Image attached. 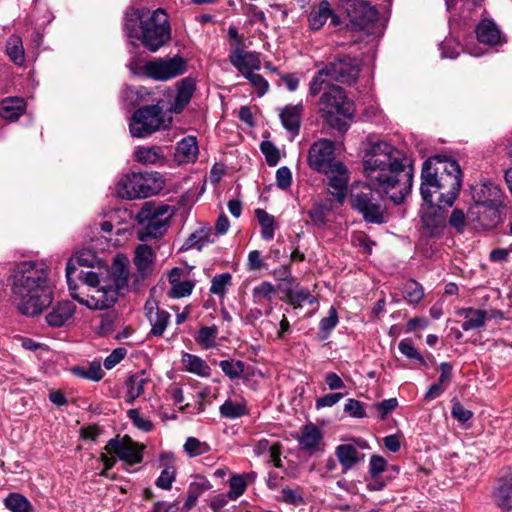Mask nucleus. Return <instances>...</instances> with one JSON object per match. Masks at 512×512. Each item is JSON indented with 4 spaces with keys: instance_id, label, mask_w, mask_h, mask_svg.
Segmentation results:
<instances>
[{
    "instance_id": "obj_28",
    "label": "nucleus",
    "mask_w": 512,
    "mask_h": 512,
    "mask_svg": "<svg viewBox=\"0 0 512 512\" xmlns=\"http://www.w3.org/2000/svg\"><path fill=\"white\" fill-rule=\"evenodd\" d=\"M25 110V100L20 97H7L0 102V116L5 120L15 121Z\"/></svg>"
},
{
    "instance_id": "obj_5",
    "label": "nucleus",
    "mask_w": 512,
    "mask_h": 512,
    "mask_svg": "<svg viewBox=\"0 0 512 512\" xmlns=\"http://www.w3.org/2000/svg\"><path fill=\"white\" fill-rule=\"evenodd\" d=\"M318 102L320 117L332 128L345 132L349 128L347 119L354 114L353 103L338 85H325Z\"/></svg>"
},
{
    "instance_id": "obj_54",
    "label": "nucleus",
    "mask_w": 512,
    "mask_h": 512,
    "mask_svg": "<svg viewBox=\"0 0 512 512\" xmlns=\"http://www.w3.org/2000/svg\"><path fill=\"white\" fill-rule=\"evenodd\" d=\"M7 54L10 59L17 65L24 62V50L21 40L18 37H11L7 43Z\"/></svg>"
},
{
    "instance_id": "obj_36",
    "label": "nucleus",
    "mask_w": 512,
    "mask_h": 512,
    "mask_svg": "<svg viewBox=\"0 0 512 512\" xmlns=\"http://www.w3.org/2000/svg\"><path fill=\"white\" fill-rule=\"evenodd\" d=\"M332 210V202L330 199L320 200L314 203L312 208L308 211V216L313 225L322 227L327 222V216Z\"/></svg>"
},
{
    "instance_id": "obj_22",
    "label": "nucleus",
    "mask_w": 512,
    "mask_h": 512,
    "mask_svg": "<svg viewBox=\"0 0 512 512\" xmlns=\"http://www.w3.org/2000/svg\"><path fill=\"white\" fill-rule=\"evenodd\" d=\"M176 96L171 105V111L179 114L190 103L196 90V80L193 77H185L176 83Z\"/></svg>"
},
{
    "instance_id": "obj_30",
    "label": "nucleus",
    "mask_w": 512,
    "mask_h": 512,
    "mask_svg": "<svg viewBox=\"0 0 512 512\" xmlns=\"http://www.w3.org/2000/svg\"><path fill=\"white\" fill-rule=\"evenodd\" d=\"M288 302L294 307L299 308L303 302H308L310 305L317 303L316 297L311 295L310 290L300 285H287L283 288Z\"/></svg>"
},
{
    "instance_id": "obj_8",
    "label": "nucleus",
    "mask_w": 512,
    "mask_h": 512,
    "mask_svg": "<svg viewBox=\"0 0 512 512\" xmlns=\"http://www.w3.org/2000/svg\"><path fill=\"white\" fill-rule=\"evenodd\" d=\"M169 210L168 205H156L151 201L145 202L136 216L140 226L137 230V238L140 241H147L161 237L167 230L171 217V214H168Z\"/></svg>"
},
{
    "instance_id": "obj_15",
    "label": "nucleus",
    "mask_w": 512,
    "mask_h": 512,
    "mask_svg": "<svg viewBox=\"0 0 512 512\" xmlns=\"http://www.w3.org/2000/svg\"><path fill=\"white\" fill-rule=\"evenodd\" d=\"M104 449L107 453L116 454L121 461L130 465L138 464L143 459L142 448L129 436L110 439Z\"/></svg>"
},
{
    "instance_id": "obj_11",
    "label": "nucleus",
    "mask_w": 512,
    "mask_h": 512,
    "mask_svg": "<svg viewBox=\"0 0 512 512\" xmlns=\"http://www.w3.org/2000/svg\"><path fill=\"white\" fill-rule=\"evenodd\" d=\"M187 71V61L181 56L156 58L147 61L142 66V73L156 81H167L184 74Z\"/></svg>"
},
{
    "instance_id": "obj_27",
    "label": "nucleus",
    "mask_w": 512,
    "mask_h": 512,
    "mask_svg": "<svg viewBox=\"0 0 512 512\" xmlns=\"http://www.w3.org/2000/svg\"><path fill=\"white\" fill-rule=\"evenodd\" d=\"M335 455L343 468V472L352 469L364 458V455L360 454L352 444L338 445L335 449Z\"/></svg>"
},
{
    "instance_id": "obj_18",
    "label": "nucleus",
    "mask_w": 512,
    "mask_h": 512,
    "mask_svg": "<svg viewBox=\"0 0 512 512\" xmlns=\"http://www.w3.org/2000/svg\"><path fill=\"white\" fill-rule=\"evenodd\" d=\"M229 61L244 77L248 73L261 68L259 55L254 52L244 51L240 47H236L229 54Z\"/></svg>"
},
{
    "instance_id": "obj_57",
    "label": "nucleus",
    "mask_w": 512,
    "mask_h": 512,
    "mask_svg": "<svg viewBox=\"0 0 512 512\" xmlns=\"http://www.w3.org/2000/svg\"><path fill=\"white\" fill-rule=\"evenodd\" d=\"M387 468V461L380 455H372L369 461L368 477L380 476Z\"/></svg>"
},
{
    "instance_id": "obj_7",
    "label": "nucleus",
    "mask_w": 512,
    "mask_h": 512,
    "mask_svg": "<svg viewBox=\"0 0 512 512\" xmlns=\"http://www.w3.org/2000/svg\"><path fill=\"white\" fill-rule=\"evenodd\" d=\"M171 38L168 15L162 9L150 11L146 8L141 21L139 39L142 45L151 52H156Z\"/></svg>"
},
{
    "instance_id": "obj_9",
    "label": "nucleus",
    "mask_w": 512,
    "mask_h": 512,
    "mask_svg": "<svg viewBox=\"0 0 512 512\" xmlns=\"http://www.w3.org/2000/svg\"><path fill=\"white\" fill-rule=\"evenodd\" d=\"M159 173H130L120 179L116 192L123 199H142L157 194L162 188Z\"/></svg>"
},
{
    "instance_id": "obj_34",
    "label": "nucleus",
    "mask_w": 512,
    "mask_h": 512,
    "mask_svg": "<svg viewBox=\"0 0 512 512\" xmlns=\"http://www.w3.org/2000/svg\"><path fill=\"white\" fill-rule=\"evenodd\" d=\"M155 254L148 245L141 244L135 250L134 264L138 271L146 275L151 272Z\"/></svg>"
},
{
    "instance_id": "obj_37",
    "label": "nucleus",
    "mask_w": 512,
    "mask_h": 512,
    "mask_svg": "<svg viewBox=\"0 0 512 512\" xmlns=\"http://www.w3.org/2000/svg\"><path fill=\"white\" fill-rule=\"evenodd\" d=\"M210 228H201L192 233L184 242L181 251L189 250L192 248L201 251L207 244L212 243Z\"/></svg>"
},
{
    "instance_id": "obj_45",
    "label": "nucleus",
    "mask_w": 512,
    "mask_h": 512,
    "mask_svg": "<svg viewBox=\"0 0 512 512\" xmlns=\"http://www.w3.org/2000/svg\"><path fill=\"white\" fill-rule=\"evenodd\" d=\"M73 372L75 375L92 380V381H100L103 376L104 372L101 368V364L98 361H93L89 364L88 367L83 366H77L73 368Z\"/></svg>"
},
{
    "instance_id": "obj_52",
    "label": "nucleus",
    "mask_w": 512,
    "mask_h": 512,
    "mask_svg": "<svg viewBox=\"0 0 512 512\" xmlns=\"http://www.w3.org/2000/svg\"><path fill=\"white\" fill-rule=\"evenodd\" d=\"M184 451L189 457H196L209 452L210 446L195 437H189L184 444Z\"/></svg>"
},
{
    "instance_id": "obj_47",
    "label": "nucleus",
    "mask_w": 512,
    "mask_h": 512,
    "mask_svg": "<svg viewBox=\"0 0 512 512\" xmlns=\"http://www.w3.org/2000/svg\"><path fill=\"white\" fill-rule=\"evenodd\" d=\"M219 366L231 380L238 379L245 370V364L241 360H222L219 362Z\"/></svg>"
},
{
    "instance_id": "obj_49",
    "label": "nucleus",
    "mask_w": 512,
    "mask_h": 512,
    "mask_svg": "<svg viewBox=\"0 0 512 512\" xmlns=\"http://www.w3.org/2000/svg\"><path fill=\"white\" fill-rule=\"evenodd\" d=\"M338 324V313L334 306H331L328 311V316L324 317L320 320L319 323V330L321 333V339H326L332 330L337 326Z\"/></svg>"
},
{
    "instance_id": "obj_64",
    "label": "nucleus",
    "mask_w": 512,
    "mask_h": 512,
    "mask_svg": "<svg viewBox=\"0 0 512 512\" xmlns=\"http://www.w3.org/2000/svg\"><path fill=\"white\" fill-rule=\"evenodd\" d=\"M449 224L458 232H463L466 226V217L463 210L459 208L453 209L449 218Z\"/></svg>"
},
{
    "instance_id": "obj_14",
    "label": "nucleus",
    "mask_w": 512,
    "mask_h": 512,
    "mask_svg": "<svg viewBox=\"0 0 512 512\" xmlns=\"http://www.w3.org/2000/svg\"><path fill=\"white\" fill-rule=\"evenodd\" d=\"M334 143L328 139H320L314 142L308 153V165L319 173L328 172L337 164L334 158Z\"/></svg>"
},
{
    "instance_id": "obj_10",
    "label": "nucleus",
    "mask_w": 512,
    "mask_h": 512,
    "mask_svg": "<svg viewBox=\"0 0 512 512\" xmlns=\"http://www.w3.org/2000/svg\"><path fill=\"white\" fill-rule=\"evenodd\" d=\"M160 102L140 107L133 113L129 123V130L133 137H147L164 126V111Z\"/></svg>"
},
{
    "instance_id": "obj_55",
    "label": "nucleus",
    "mask_w": 512,
    "mask_h": 512,
    "mask_svg": "<svg viewBox=\"0 0 512 512\" xmlns=\"http://www.w3.org/2000/svg\"><path fill=\"white\" fill-rule=\"evenodd\" d=\"M247 487L245 486V482L242 480L239 474H233L229 480V491L228 497L230 500H237L241 497Z\"/></svg>"
},
{
    "instance_id": "obj_42",
    "label": "nucleus",
    "mask_w": 512,
    "mask_h": 512,
    "mask_svg": "<svg viewBox=\"0 0 512 512\" xmlns=\"http://www.w3.org/2000/svg\"><path fill=\"white\" fill-rule=\"evenodd\" d=\"M4 504L11 512H32L31 502L20 493H10L4 500Z\"/></svg>"
},
{
    "instance_id": "obj_60",
    "label": "nucleus",
    "mask_w": 512,
    "mask_h": 512,
    "mask_svg": "<svg viewBox=\"0 0 512 512\" xmlns=\"http://www.w3.org/2000/svg\"><path fill=\"white\" fill-rule=\"evenodd\" d=\"M212 488L210 481L201 475H197L195 480L189 484L188 490L195 494L198 498Z\"/></svg>"
},
{
    "instance_id": "obj_3",
    "label": "nucleus",
    "mask_w": 512,
    "mask_h": 512,
    "mask_svg": "<svg viewBox=\"0 0 512 512\" xmlns=\"http://www.w3.org/2000/svg\"><path fill=\"white\" fill-rule=\"evenodd\" d=\"M462 184L461 169L457 161L434 156L422 165L420 193L423 202H431L438 193V202L451 207L457 199Z\"/></svg>"
},
{
    "instance_id": "obj_20",
    "label": "nucleus",
    "mask_w": 512,
    "mask_h": 512,
    "mask_svg": "<svg viewBox=\"0 0 512 512\" xmlns=\"http://www.w3.org/2000/svg\"><path fill=\"white\" fill-rule=\"evenodd\" d=\"M295 439L298 441L301 450L313 454L320 450L323 434L318 426L309 423L301 428L300 434L295 436Z\"/></svg>"
},
{
    "instance_id": "obj_38",
    "label": "nucleus",
    "mask_w": 512,
    "mask_h": 512,
    "mask_svg": "<svg viewBox=\"0 0 512 512\" xmlns=\"http://www.w3.org/2000/svg\"><path fill=\"white\" fill-rule=\"evenodd\" d=\"M329 16H331L330 4L328 1L322 0L318 7L312 10L309 15L310 28L314 31L320 30L329 19Z\"/></svg>"
},
{
    "instance_id": "obj_6",
    "label": "nucleus",
    "mask_w": 512,
    "mask_h": 512,
    "mask_svg": "<svg viewBox=\"0 0 512 512\" xmlns=\"http://www.w3.org/2000/svg\"><path fill=\"white\" fill-rule=\"evenodd\" d=\"M471 196L478 220L487 227L495 226L500 221V210L506 207L500 186L491 181L477 182L471 186Z\"/></svg>"
},
{
    "instance_id": "obj_19",
    "label": "nucleus",
    "mask_w": 512,
    "mask_h": 512,
    "mask_svg": "<svg viewBox=\"0 0 512 512\" xmlns=\"http://www.w3.org/2000/svg\"><path fill=\"white\" fill-rule=\"evenodd\" d=\"M97 258L95 254L89 250L78 252L74 257L70 258L66 265V278L69 291L77 290V285L73 275L77 273L78 267H93Z\"/></svg>"
},
{
    "instance_id": "obj_16",
    "label": "nucleus",
    "mask_w": 512,
    "mask_h": 512,
    "mask_svg": "<svg viewBox=\"0 0 512 512\" xmlns=\"http://www.w3.org/2000/svg\"><path fill=\"white\" fill-rule=\"evenodd\" d=\"M119 293L120 290L113 286H103L95 290L94 294L87 296V298L80 297L76 290L71 291L70 295L80 304L90 309L104 310L112 307L116 303Z\"/></svg>"
},
{
    "instance_id": "obj_51",
    "label": "nucleus",
    "mask_w": 512,
    "mask_h": 512,
    "mask_svg": "<svg viewBox=\"0 0 512 512\" xmlns=\"http://www.w3.org/2000/svg\"><path fill=\"white\" fill-rule=\"evenodd\" d=\"M176 479V468L171 464H166L156 479L155 485L162 490H170Z\"/></svg>"
},
{
    "instance_id": "obj_39",
    "label": "nucleus",
    "mask_w": 512,
    "mask_h": 512,
    "mask_svg": "<svg viewBox=\"0 0 512 512\" xmlns=\"http://www.w3.org/2000/svg\"><path fill=\"white\" fill-rule=\"evenodd\" d=\"M148 383V378L144 372L131 375L126 381L127 402L133 403L144 392V386Z\"/></svg>"
},
{
    "instance_id": "obj_2",
    "label": "nucleus",
    "mask_w": 512,
    "mask_h": 512,
    "mask_svg": "<svg viewBox=\"0 0 512 512\" xmlns=\"http://www.w3.org/2000/svg\"><path fill=\"white\" fill-rule=\"evenodd\" d=\"M46 265L22 261L15 265L9 276L11 300L25 316L42 314L54 299V287Z\"/></svg>"
},
{
    "instance_id": "obj_59",
    "label": "nucleus",
    "mask_w": 512,
    "mask_h": 512,
    "mask_svg": "<svg viewBox=\"0 0 512 512\" xmlns=\"http://www.w3.org/2000/svg\"><path fill=\"white\" fill-rule=\"evenodd\" d=\"M128 417L132 421L133 425L138 429L149 432L153 429V423L140 415L138 409H131L128 411Z\"/></svg>"
},
{
    "instance_id": "obj_35",
    "label": "nucleus",
    "mask_w": 512,
    "mask_h": 512,
    "mask_svg": "<svg viewBox=\"0 0 512 512\" xmlns=\"http://www.w3.org/2000/svg\"><path fill=\"white\" fill-rule=\"evenodd\" d=\"M182 363L185 369L193 374L201 377H209L211 375L210 366L196 355L184 353L182 355Z\"/></svg>"
},
{
    "instance_id": "obj_24",
    "label": "nucleus",
    "mask_w": 512,
    "mask_h": 512,
    "mask_svg": "<svg viewBox=\"0 0 512 512\" xmlns=\"http://www.w3.org/2000/svg\"><path fill=\"white\" fill-rule=\"evenodd\" d=\"M492 497L494 503L502 511L512 510V476L499 479Z\"/></svg>"
},
{
    "instance_id": "obj_61",
    "label": "nucleus",
    "mask_w": 512,
    "mask_h": 512,
    "mask_svg": "<svg viewBox=\"0 0 512 512\" xmlns=\"http://www.w3.org/2000/svg\"><path fill=\"white\" fill-rule=\"evenodd\" d=\"M344 411L355 418L366 417V412L362 402L356 399H348L344 405Z\"/></svg>"
},
{
    "instance_id": "obj_23",
    "label": "nucleus",
    "mask_w": 512,
    "mask_h": 512,
    "mask_svg": "<svg viewBox=\"0 0 512 512\" xmlns=\"http://www.w3.org/2000/svg\"><path fill=\"white\" fill-rule=\"evenodd\" d=\"M302 114V103H298L296 105H286L284 108L281 109L279 113V117L283 127L288 132H290L292 136H296L299 134Z\"/></svg>"
},
{
    "instance_id": "obj_26",
    "label": "nucleus",
    "mask_w": 512,
    "mask_h": 512,
    "mask_svg": "<svg viewBox=\"0 0 512 512\" xmlns=\"http://www.w3.org/2000/svg\"><path fill=\"white\" fill-rule=\"evenodd\" d=\"M111 278L113 287L123 290L128 286L129 281V262L124 255H117L112 264Z\"/></svg>"
},
{
    "instance_id": "obj_33",
    "label": "nucleus",
    "mask_w": 512,
    "mask_h": 512,
    "mask_svg": "<svg viewBox=\"0 0 512 512\" xmlns=\"http://www.w3.org/2000/svg\"><path fill=\"white\" fill-rule=\"evenodd\" d=\"M146 8H131L125 13L124 29L130 38L139 39L141 21L145 16Z\"/></svg>"
},
{
    "instance_id": "obj_25",
    "label": "nucleus",
    "mask_w": 512,
    "mask_h": 512,
    "mask_svg": "<svg viewBox=\"0 0 512 512\" xmlns=\"http://www.w3.org/2000/svg\"><path fill=\"white\" fill-rule=\"evenodd\" d=\"M199 149L197 139L187 136L181 139L175 149V159L179 164L193 163L198 157Z\"/></svg>"
},
{
    "instance_id": "obj_13",
    "label": "nucleus",
    "mask_w": 512,
    "mask_h": 512,
    "mask_svg": "<svg viewBox=\"0 0 512 512\" xmlns=\"http://www.w3.org/2000/svg\"><path fill=\"white\" fill-rule=\"evenodd\" d=\"M446 206L438 202H424L420 209V218L423 232L428 237L438 238L443 235L447 225Z\"/></svg>"
},
{
    "instance_id": "obj_63",
    "label": "nucleus",
    "mask_w": 512,
    "mask_h": 512,
    "mask_svg": "<svg viewBox=\"0 0 512 512\" xmlns=\"http://www.w3.org/2000/svg\"><path fill=\"white\" fill-rule=\"evenodd\" d=\"M127 354V350L123 347L116 348L104 360V367L108 370L114 368L120 363Z\"/></svg>"
},
{
    "instance_id": "obj_56",
    "label": "nucleus",
    "mask_w": 512,
    "mask_h": 512,
    "mask_svg": "<svg viewBox=\"0 0 512 512\" xmlns=\"http://www.w3.org/2000/svg\"><path fill=\"white\" fill-rule=\"evenodd\" d=\"M194 288V283L192 281H179L173 285H171V289L168 292V295L171 298H182L189 296Z\"/></svg>"
},
{
    "instance_id": "obj_41",
    "label": "nucleus",
    "mask_w": 512,
    "mask_h": 512,
    "mask_svg": "<svg viewBox=\"0 0 512 512\" xmlns=\"http://www.w3.org/2000/svg\"><path fill=\"white\" fill-rule=\"evenodd\" d=\"M255 215L261 226V236L264 240H271L274 237L276 225L274 216L263 209H256Z\"/></svg>"
},
{
    "instance_id": "obj_62",
    "label": "nucleus",
    "mask_w": 512,
    "mask_h": 512,
    "mask_svg": "<svg viewBox=\"0 0 512 512\" xmlns=\"http://www.w3.org/2000/svg\"><path fill=\"white\" fill-rule=\"evenodd\" d=\"M245 78L255 87L259 96H263L268 91L269 84L262 75L252 72L248 73Z\"/></svg>"
},
{
    "instance_id": "obj_43",
    "label": "nucleus",
    "mask_w": 512,
    "mask_h": 512,
    "mask_svg": "<svg viewBox=\"0 0 512 512\" xmlns=\"http://www.w3.org/2000/svg\"><path fill=\"white\" fill-rule=\"evenodd\" d=\"M220 415L227 419L240 418L248 413L246 404L243 402H234L226 400L219 408Z\"/></svg>"
},
{
    "instance_id": "obj_46",
    "label": "nucleus",
    "mask_w": 512,
    "mask_h": 512,
    "mask_svg": "<svg viewBox=\"0 0 512 512\" xmlns=\"http://www.w3.org/2000/svg\"><path fill=\"white\" fill-rule=\"evenodd\" d=\"M217 335L218 328L216 326H203L195 337V341L202 347L209 349L215 346Z\"/></svg>"
},
{
    "instance_id": "obj_58",
    "label": "nucleus",
    "mask_w": 512,
    "mask_h": 512,
    "mask_svg": "<svg viewBox=\"0 0 512 512\" xmlns=\"http://www.w3.org/2000/svg\"><path fill=\"white\" fill-rule=\"evenodd\" d=\"M261 151L265 155L266 162L269 166H275L279 162V150L273 143L263 141L261 143Z\"/></svg>"
},
{
    "instance_id": "obj_44",
    "label": "nucleus",
    "mask_w": 512,
    "mask_h": 512,
    "mask_svg": "<svg viewBox=\"0 0 512 512\" xmlns=\"http://www.w3.org/2000/svg\"><path fill=\"white\" fill-rule=\"evenodd\" d=\"M170 321V314L165 310L156 308L155 315H149V322L151 324V334L156 337L163 335L168 323Z\"/></svg>"
},
{
    "instance_id": "obj_29",
    "label": "nucleus",
    "mask_w": 512,
    "mask_h": 512,
    "mask_svg": "<svg viewBox=\"0 0 512 512\" xmlns=\"http://www.w3.org/2000/svg\"><path fill=\"white\" fill-rule=\"evenodd\" d=\"M476 36L479 42L496 45L500 42L501 34L496 24L487 18L482 19L476 26Z\"/></svg>"
},
{
    "instance_id": "obj_12",
    "label": "nucleus",
    "mask_w": 512,
    "mask_h": 512,
    "mask_svg": "<svg viewBox=\"0 0 512 512\" xmlns=\"http://www.w3.org/2000/svg\"><path fill=\"white\" fill-rule=\"evenodd\" d=\"M346 12L352 31H367L378 20V11L366 0H348Z\"/></svg>"
},
{
    "instance_id": "obj_40",
    "label": "nucleus",
    "mask_w": 512,
    "mask_h": 512,
    "mask_svg": "<svg viewBox=\"0 0 512 512\" xmlns=\"http://www.w3.org/2000/svg\"><path fill=\"white\" fill-rule=\"evenodd\" d=\"M152 92L144 86L127 87L123 92L124 100L132 105H139L142 102H154L151 99Z\"/></svg>"
},
{
    "instance_id": "obj_21",
    "label": "nucleus",
    "mask_w": 512,
    "mask_h": 512,
    "mask_svg": "<svg viewBox=\"0 0 512 512\" xmlns=\"http://www.w3.org/2000/svg\"><path fill=\"white\" fill-rule=\"evenodd\" d=\"M75 311L76 305L72 301H59L53 305L51 310L46 314V323L50 327H62L73 317Z\"/></svg>"
},
{
    "instance_id": "obj_50",
    "label": "nucleus",
    "mask_w": 512,
    "mask_h": 512,
    "mask_svg": "<svg viewBox=\"0 0 512 512\" xmlns=\"http://www.w3.org/2000/svg\"><path fill=\"white\" fill-rule=\"evenodd\" d=\"M398 349L406 358L415 360L422 366H427L425 358L414 347L410 339H402L398 344Z\"/></svg>"
},
{
    "instance_id": "obj_4",
    "label": "nucleus",
    "mask_w": 512,
    "mask_h": 512,
    "mask_svg": "<svg viewBox=\"0 0 512 512\" xmlns=\"http://www.w3.org/2000/svg\"><path fill=\"white\" fill-rule=\"evenodd\" d=\"M361 71V61L349 55H339L332 61L321 64L320 69L312 77L309 83V96H317L325 85H333L332 82L340 84H354Z\"/></svg>"
},
{
    "instance_id": "obj_32",
    "label": "nucleus",
    "mask_w": 512,
    "mask_h": 512,
    "mask_svg": "<svg viewBox=\"0 0 512 512\" xmlns=\"http://www.w3.org/2000/svg\"><path fill=\"white\" fill-rule=\"evenodd\" d=\"M135 159L143 164L157 165L163 164L165 155L163 149L159 146L145 147L141 146L135 150Z\"/></svg>"
},
{
    "instance_id": "obj_53",
    "label": "nucleus",
    "mask_w": 512,
    "mask_h": 512,
    "mask_svg": "<svg viewBox=\"0 0 512 512\" xmlns=\"http://www.w3.org/2000/svg\"><path fill=\"white\" fill-rule=\"evenodd\" d=\"M232 276L230 273H222L215 275L211 281L210 292L212 294L223 297L226 293V288L231 284Z\"/></svg>"
},
{
    "instance_id": "obj_31",
    "label": "nucleus",
    "mask_w": 512,
    "mask_h": 512,
    "mask_svg": "<svg viewBox=\"0 0 512 512\" xmlns=\"http://www.w3.org/2000/svg\"><path fill=\"white\" fill-rule=\"evenodd\" d=\"M457 314L464 317L461 327L464 331L482 328L485 325V312L482 309L473 307L462 308Z\"/></svg>"
},
{
    "instance_id": "obj_17",
    "label": "nucleus",
    "mask_w": 512,
    "mask_h": 512,
    "mask_svg": "<svg viewBox=\"0 0 512 512\" xmlns=\"http://www.w3.org/2000/svg\"><path fill=\"white\" fill-rule=\"evenodd\" d=\"M323 173L328 177L329 192L342 204L347 194L349 182V172L346 166L342 162H337L328 172Z\"/></svg>"
},
{
    "instance_id": "obj_1",
    "label": "nucleus",
    "mask_w": 512,
    "mask_h": 512,
    "mask_svg": "<svg viewBox=\"0 0 512 512\" xmlns=\"http://www.w3.org/2000/svg\"><path fill=\"white\" fill-rule=\"evenodd\" d=\"M367 183L352 186L351 207L370 224H384L389 214L380 192L399 205L410 194L413 168L410 160L391 144L379 141L371 145L363 158Z\"/></svg>"
},
{
    "instance_id": "obj_48",
    "label": "nucleus",
    "mask_w": 512,
    "mask_h": 512,
    "mask_svg": "<svg viewBox=\"0 0 512 512\" xmlns=\"http://www.w3.org/2000/svg\"><path fill=\"white\" fill-rule=\"evenodd\" d=\"M404 298L411 304L419 303L424 297V291L420 283L409 280L404 285Z\"/></svg>"
}]
</instances>
